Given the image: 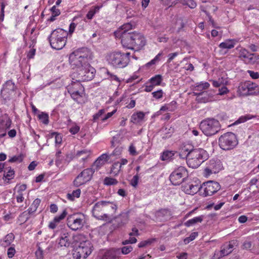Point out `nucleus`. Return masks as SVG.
Returning <instances> with one entry per match:
<instances>
[{"label": "nucleus", "instance_id": "f257e3e1", "mask_svg": "<svg viewBox=\"0 0 259 259\" xmlns=\"http://www.w3.org/2000/svg\"><path fill=\"white\" fill-rule=\"evenodd\" d=\"M92 58V53L87 48L77 49L70 54V64L73 69H76L72 73L73 79H76L81 82L90 81L94 78L96 70L89 62Z\"/></svg>", "mask_w": 259, "mask_h": 259}, {"label": "nucleus", "instance_id": "f03ea898", "mask_svg": "<svg viewBox=\"0 0 259 259\" xmlns=\"http://www.w3.org/2000/svg\"><path fill=\"white\" fill-rule=\"evenodd\" d=\"M121 42L123 47L138 51L144 48L147 41L143 34L134 31L124 34Z\"/></svg>", "mask_w": 259, "mask_h": 259}, {"label": "nucleus", "instance_id": "7ed1b4c3", "mask_svg": "<svg viewBox=\"0 0 259 259\" xmlns=\"http://www.w3.org/2000/svg\"><path fill=\"white\" fill-rule=\"evenodd\" d=\"M130 56L129 52H113L107 55V60L115 68H123L128 65Z\"/></svg>", "mask_w": 259, "mask_h": 259}, {"label": "nucleus", "instance_id": "20e7f679", "mask_svg": "<svg viewBox=\"0 0 259 259\" xmlns=\"http://www.w3.org/2000/svg\"><path fill=\"white\" fill-rule=\"evenodd\" d=\"M75 81H72L66 87L71 98L77 103L82 104L85 103L84 88L80 81L75 79Z\"/></svg>", "mask_w": 259, "mask_h": 259}, {"label": "nucleus", "instance_id": "39448f33", "mask_svg": "<svg viewBox=\"0 0 259 259\" xmlns=\"http://www.w3.org/2000/svg\"><path fill=\"white\" fill-rule=\"evenodd\" d=\"M207 158L205 151L201 148L192 149L188 152L187 165L189 167L196 168L200 165Z\"/></svg>", "mask_w": 259, "mask_h": 259}, {"label": "nucleus", "instance_id": "423d86ee", "mask_svg": "<svg viewBox=\"0 0 259 259\" xmlns=\"http://www.w3.org/2000/svg\"><path fill=\"white\" fill-rule=\"evenodd\" d=\"M68 33L61 28H57L52 31L49 37V41L52 48L62 49L66 45Z\"/></svg>", "mask_w": 259, "mask_h": 259}, {"label": "nucleus", "instance_id": "0eeeda50", "mask_svg": "<svg viewBox=\"0 0 259 259\" xmlns=\"http://www.w3.org/2000/svg\"><path fill=\"white\" fill-rule=\"evenodd\" d=\"M200 128L206 136L210 137L217 134L221 130L219 121L214 118L203 120L200 124Z\"/></svg>", "mask_w": 259, "mask_h": 259}, {"label": "nucleus", "instance_id": "6e6552de", "mask_svg": "<svg viewBox=\"0 0 259 259\" xmlns=\"http://www.w3.org/2000/svg\"><path fill=\"white\" fill-rule=\"evenodd\" d=\"M240 96H256L259 94V86L249 80L239 83L237 90Z\"/></svg>", "mask_w": 259, "mask_h": 259}, {"label": "nucleus", "instance_id": "1a4fd4ad", "mask_svg": "<svg viewBox=\"0 0 259 259\" xmlns=\"http://www.w3.org/2000/svg\"><path fill=\"white\" fill-rule=\"evenodd\" d=\"M236 135L232 132H227L219 138V145L224 150H230L238 145Z\"/></svg>", "mask_w": 259, "mask_h": 259}, {"label": "nucleus", "instance_id": "9d476101", "mask_svg": "<svg viewBox=\"0 0 259 259\" xmlns=\"http://www.w3.org/2000/svg\"><path fill=\"white\" fill-rule=\"evenodd\" d=\"M93 248L89 240L82 241L74 250L73 257L74 259H85L92 253Z\"/></svg>", "mask_w": 259, "mask_h": 259}, {"label": "nucleus", "instance_id": "9b49d317", "mask_svg": "<svg viewBox=\"0 0 259 259\" xmlns=\"http://www.w3.org/2000/svg\"><path fill=\"white\" fill-rule=\"evenodd\" d=\"M188 177L187 168L184 166H179L170 174L169 179L173 185L177 186L181 184Z\"/></svg>", "mask_w": 259, "mask_h": 259}, {"label": "nucleus", "instance_id": "f8f14e48", "mask_svg": "<svg viewBox=\"0 0 259 259\" xmlns=\"http://www.w3.org/2000/svg\"><path fill=\"white\" fill-rule=\"evenodd\" d=\"M17 87L12 80L7 81L3 85L1 91V97L6 102L15 97Z\"/></svg>", "mask_w": 259, "mask_h": 259}, {"label": "nucleus", "instance_id": "ddd939ff", "mask_svg": "<svg viewBox=\"0 0 259 259\" xmlns=\"http://www.w3.org/2000/svg\"><path fill=\"white\" fill-rule=\"evenodd\" d=\"M94 172L95 169L93 167L87 168L83 169L75 178L73 181V185L76 187H79V186L85 184L92 180Z\"/></svg>", "mask_w": 259, "mask_h": 259}, {"label": "nucleus", "instance_id": "4468645a", "mask_svg": "<svg viewBox=\"0 0 259 259\" xmlns=\"http://www.w3.org/2000/svg\"><path fill=\"white\" fill-rule=\"evenodd\" d=\"M221 189L219 183L214 181H208L202 184L200 192L204 197L212 196Z\"/></svg>", "mask_w": 259, "mask_h": 259}, {"label": "nucleus", "instance_id": "2eb2a0df", "mask_svg": "<svg viewBox=\"0 0 259 259\" xmlns=\"http://www.w3.org/2000/svg\"><path fill=\"white\" fill-rule=\"evenodd\" d=\"M93 215L98 220L108 221L110 219L109 215L104 212L103 201L96 203L92 209Z\"/></svg>", "mask_w": 259, "mask_h": 259}, {"label": "nucleus", "instance_id": "dca6fc26", "mask_svg": "<svg viewBox=\"0 0 259 259\" xmlns=\"http://www.w3.org/2000/svg\"><path fill=\"white\" fill-rule=\"evenodd\" d=\"M67 224L71 230L76 231L82 228L84 225V221L83 218L73 214L67 218Z\"/></svg>", "mask_w": 259, "mask_h": 259}, {"label": "nucleus", "instance_id": "f3484780", "mask_svg": "<svg viewBox=\"0 0 259 259\" xmlns=\"http://www.w3.org/2000/svg\"><path fill=\"white\" fill-rule=\"evenodd\" d=\"M235 244V241L232 240L229 241L228 244H224L222 247L220 251H215L212 259H219L220 257H218V255L220 253V256H224L227 255L233 251L234 245Z\"/></svg>", "mask_w": 259, "mask_h": 259}, {"label": "nucleus", "instance_id": "a211bd4d", "mask_svg": "<svg viewBox=\"0 0 259 259\" xmlns=\"http://www.w3.org/2000/svg\"><path fill=\"white\" fill-rule=\"evenodd\" d=\"M26 184L16 186L17 191L14 194V197L16 198L17 203H22L24 201L25 196L26 194Z\"/></svg>", "mask_w": 259, "mask_h": 259}, {"label": "nucleus", "instance_id": "6ab92c4d", "mask_svg": "<svg viewBox=\"0 0 259 259\" xmlns=\"http://www.w3.org/2000/svg\"><path fill=\"white\" fill-rule=\"evenodd\" d=\"M12 121L9 117L0 118V137H4L6 135L7 130L11 125Z\"/></svg>", "mask_w": 259, "mask_h": 259}, {"label": "nucleus", "instance_id": "aec40b11", "mask_svg": "<svg viewBox=\"0 0 259 259\" xmlns=\"http://www.w3.org/2000/svg\"><path fill=\"white\" fill-rule=\"evenodd\" d=\"M109 158L110 156L108 154L106 153L102 154L93 163L91 167H93L95 169V170H97L103 166Z\"/></svg>", "mask_w": 259, "mask_h": 259}, {"label": "nucleus", "instance_id": "412c9836", "mask_svg": "<svg viewBox=\"0 0 259 259\" xmlns=\"http://www.w3.org/2000/svg\"><path fill=\"white\" fill-rule=\"evenodd\" d=\"M131 29L132 25L130 23L124 24L114 32V35L116 38H119L121 40L124 34L132 33V32H128V31Z\"/></svg>", "mask_w": 259, "mask_h": 259}, {"label": "nucleus", "instance_id": "4be33fe9", "mask_svg": "<svg viewBox=\"0 0 259 259\" xmlns=\"http://www.w3.org/2000/svg\"><path fill=\"white\" fill-rule=\"evenodd\" d=\"M200 188L198 185L191 183L186 184L182 187L183 191L190 195L196 194L199 190L200 191Z\"/></svg>", "mask_w": 259, "mask_h": 259}, {"label": "nucleus", "instance_id": "5701e85b", "mask_svg": "<svg viewBox=\"0 0 259 259\" xmlns=\"http://www.w3.org/2000/svg\"><path fill=\"white\" fill-rule=\"evenodd\" d=\"M71 237L68 233L61 234L59 242V245L61 247H68L71 244Z\"/></svg>", "mask_w": 259, "mask_h": 259}, {"label": "nucleus", "instance_id": "b1692460", "mask_svg": "<svg viewBox=\"0 0 259 259\" xmlns=\"http://www.w3.org/2000/svg\"><path fill=\"white\" fill-rule=\"evenodd\" d=\"M119 249L111 248L106 251L103 255V259H117L120 255Z\"/></svg>", "mask_w": 259, "mask_h": 259}, {"label": "nucleus", "instance_id": "393cba45", "mask_svg": "<svg viewBox=\"0 0 259 259\" xmlns=\"http://www.w3.org/2000/svg\"><path fill=\"white\" fill-rule=\"evenodd\" d=\"M15 171L11 167L6 168L4 171L3 179L4 181L7 184L10 183V181L15 177Z\"/></svg>", "mask_w": 259, "mask_h": 259}, {"label": "nucleus", "instance_id": "a878e982", "mask_svg": "<svg viewBox=\"0 0 259 259\" xmlns=\"http://www.w3.org/2000/svg\"><path fill=\"white\" fill-rule=\"evenodd\" d=\"M15 235L12 233L6 235L3 239L0 240V245L4 247L9 246L15 239Z\"/></svg>", "mask_w": 259, "mask_h": 259}, {"label": "nucleus", "instance_id": "bb28decb", "mask_svg": "<svg viewBox=\"0 0 259 259\" xmlns=\"http://www.w3.org/2000/svg\"><path fill=\"white\" fill-rule=\"evenodd\" d=\"M177 108V103L175 101H172L171 102L168 104H165L163 106H161L159 111L157 112L159 114H160V112L165 111H174Z\"/></svg>", "mask_w": 259, "mask_h": 259}, {"label": "nucleus", "instance_id": "cd10ccee", "mask_svg": "<svg viewBox=\"0 0 259 259\" xmlns=\"http://www.w3.org/2000/svg\"><path fill=\"white\" fill-rule=\"evenodd\" d=\"M103 208H104V212L114 213L115 212L117 207L113 202L110 201H103Z\"/></svg>", "mask_w": 259, "mask_h": 259}, {"label": "nucleus", "instance_id": "c85d7f7f", "mask_svg": "<svg viewBox=\"0 0 259 259\" xmlns=\"http://www.w3.org/2000/svg\"><path fill=\"white\" fill-rule=\"evenodd\" d=\"M236 50L238 51L239 58L243 61L245 63H246L247 61L249 58V55L250 53L245 48L238 46L237 47Z\"/></svg>", "mask_w": 259, "mask_h": 259}, {"label": "nucleus", "instance_id": "c756f323", "mask_svg": "<svg viewBox=\"0 0 259 259\" xmlns=\"http://www.w3.org/2000/svg\"><path fill=\"white\" fill-rule=\"evenodd\" d=\"M237 42L234 39H228L220 43L219 47L222 49H231L235 47Z\"/></svg>", "mask_w": 259, "mask_h": 259}, {"label": "nucleus", "instance_id": "7c9ffc66", "mask_svg": "<svg viewBox=\"0 0 259 259\" xmlns=\"http://www.w3.org/2000/svg\"><path fill=\"white\" fill-rule=\"evenodd\" d=\"M145 113L142 111L134 113L131 116V121L135 124L140 123L144 118Z\"/></svg>", "mask_w": 259, "mask_h": 259}, {"label": "nucleus", "instance_id": "2f4dec72", "mask_svg": "<svg viewBox=\"0 0 259 259\" xmlns=\"http://www.w3.org/2000/svg\"><path fill=\"white\" fill-rule=\"evenodd\" d=\"M91 151L87 149L78 151L75 155V157L77 158H80L82 161H85L88 159L91 155Z\"/></svg>", "mask_w": 259, "mask_h": 259}, {"label": "nucleus", "instance_id": "473e14b6", "mask_svg": "<svg viewBox=\"0 0 259 259\" xmlns=\"http://www.w3.org/2000/svg\"><path fill=\"white\" fill-rule=\"evenodd\" d=\"M102 5L100 6H95L92 7L86 15V18L88 20H92L93 18L95 15L99 11V10L102 8Z\"/></svg>", "mask_w": 259, "mask_h": 259}, {"label": "nucleus", "instance_id": "72a5a7b5", "mask_svg": "<svg viewBox=\"0 0 259 259\" xmlns=\"http://www.w3.org/2000/svg\"><path fill=\"white\" fill-rule=\"evenodd\" d=\"M195 95L197 96V100L199 102L206 103L209 101V97L207 96L206 92H195Z\"/></svg>", "mask_w": 259, "mask_h": 259}, {"label": "nucleus", "instance_id": "f704fd0d", "mask_svg": "<svg viewBox=\"0 0 259 259\" xmlns=\"http://www.w3.org/2000/svg\"><path fill=\"white\" fill-rule=\"evenodd\" d=\"M204 219L203 215H200L196 217H194L191 219L189 220L186 222L185 223V225L186 227H190L194 224H195L198 223H201Z\"/></svg>", "mask_w": 259, "mask_h": 259}, {"label": "nucleus", "instance_id": "c9c22d12", "mask_svg": "<svg viewBox=\"0 0 259 259\" xmlns=\"http://www.w3.org/2000/svg\"><path fill=\"white\" fill-rule=\"evenodd\" d=\"M41 202V200L39 198H36L33 200L30 206L28 208L27 210L31 214H33L37 210L38 207L39 206Z\"/></svg>", "mask_w": 259, "mask_h": 259}, {"label": "nucleus", "instance_id": "e433bc0d", "mask_svg": "<svg viewBox=\"0 0 259 259\" xmlns=\"http://www.w3.org/2000/svg\"><path fill=\"white\" fill-rule=\"evenodd\" d=\"M150 83L153 85L158 86L160 85L163 80L162 76L160 74H157L152 77L149 80Z\"/></svg>", "mask_w": 259, "mask_h": 259}, {"label": "nucleus", "instance_id": "4c0bfd02", "mask_svg": "<svg viewBox=\"0 0 259 259\" xmlns=\"http://www.w3.org/2000/svg\"><path fill=\"white\" fill-rule=\"evenodd\" d=\"M32 215L27 210L22 212L18 217V221L20 224L26 222Z\"/></svg>", "mask_w": 259, "mask_h": 259}, {"label": "nucleus", "instance_id": "58836bf2", "mask_svg": "<svg viewBox=\"0 0 259 259\" xmlns=\"http://www.w3.org/2000/svg\"><path fill=\"white\" fill-rule=\"evenodd\" d=\"M246 64L252 65L259 64V55L257 54L250 53Z\"/></svg>", "mask_w": 259, "mask_h": 259}, {"label": "nucleus", "instance_id": "ea45409f", "mask_svg": "<svg viewBox=\"0 0 259 259\" xmlns=\"http://www.w3.org/2000/svg\"><path fill=\"white\" fill-rule=\"evenodd\" d=\"M176 153V152L174 151H164L161 156V159L163 161L169 160L172 158Z\"/></svg>", "mask_w": 259, "mask_h": 259}, {"label": "nucleus", "instance_id": "a19ab883", "mask_svg": "<svg viewBox=\"0 0 259 259\" xmlns=\"http://www.w3.org/2000/svg\"><path fill=\"white\" fill-rule=\"evenodd\" d=\"M210 84L207 82H201L195 87V91L202 92L203 90L209 88Z\"/></svg>", "mask_w": 259, "mask_h": 259}, {"label": "nucleus", "instance_id": "79ce46f5", "mask_svg": "<svg viewBox=\"0 0 259 259\" xmlns=\"http://www.w3.org/2000/svg\"><path fill=\"white\" fill-rule=\"evenodd\" d=\"M81 190L80 189H77L72 191L71 193H68L67 198L70 200H74L75 198H79L80 196Z\"/></svg>", "mask_w": 259, "mask_h": 259}, {"label": "nucleus", "instance_id": "37998d69", "mask_svg": "<svg viewBox=\"0 0 259 259\" xmlns=\"http://www.w3.org/2000/svg\"><path fill=\"white\" fill-rule=\"evenodd\" d=\"M121 168V167L120 166L119 162H115L112 165L111 168V173L116 176L119 174Z\"/></svg>", "mask_w": 259, "mask_h": 259}, {"label": "nucleus", "instance_id": "c03bdc74", "mask_svg": "<svg viewBox=\"0 0 259 259\" xmlns=\"http://www.w3.org/2000/svg\"><path fill=\"white\" fill-rule=\"evenodd\" d=\"M162 55V53H159L152 60L146 64V66L149 67L152 65H155L160 60V57Z\"/></svg>", "mask_w": 259, "mask_h": 259}, {"label": "nucleus", "instance_id": "a18cd8bd", "mask_svg": "<svg viewBox=\"0 0 259 259\" xmlns=\"http://www.w3.org/2000/svg\"><path fill=\"white\" fill-rule=\"evenodd\" d=\"M191 149H189L186 146H184L179 153V156L181 158H186V161L188 159V154Z\"/></svg>", "mask_w": 259, "mask_h": 259}, {"label": "nucleus", "instance_id": "49530a36", "mask_svg": "<svg viewBox=\"0 0 259 259\" xmlns=\"http://www.w3.org/2000/svg\"><path fill=\"white\" fill-rule=\"evenodd\" d=\"M39 119L45 124H48L49 122V115L47 113L41 112L38 115Z\"/></svg>", "mask_w": 259, "mask_h": 259}, {"label": "nucleus", "instance_id": "de8ad7c7", "mask_svg": "<svg viewBox=\"0 0 259 259\" xmlns=\"http://www.w3.org/2000/svg\"><path fill=\"white\" fill-rule=\"evenodd\" d=\"M218 172V169H214L213 168H211L210 166H207L204 171V176L206 177H209L210 175L212 174H217Z\"/></svg>", "mask_w": 259, "mask_h": 259}, {"label": "nucleus", "instance_id": "09e8293b", "mask_svg": "<svg viewBox=\"0 0 259 259\" xmlns=\"http://www.w3.org/2000/svg\"><path fill=\"white\" fill-rule=\"evenodd\" d=\"M208 166L211 167V168H213L214 169H218V172L222 168V165L220 161L215 162L214 160H210Z\"/></svg>", "mask_w": 259, "mask_h": 259}, {"label": "nucleus", "instance_id": "8fccbe9b", "mask_svg": "<svg viewBox=\"0 0 259 259\" xmlns=\"http://www.w3.org/2000/svg\"><path fill=\"white\" fill-rule=\"evenodd\" d=\"M104 183L106 185H114L118 183L116 179L110 177H106L104 179Z\"/></svg>", "mask_w": 259, "mask_h": 259}, {"label": "nucleus", "instance_id": "3c124183", "mask_svg": "<svg viewBox=\"0 0 259 259\" xmlns=\"http://www.w3.org/2000/svg\"><path fill=\"white\" fill-rule=\"evenodd\" d=\"M157 215L159 217L169 216L170 215V211L167 208L161 209L157 212Z\"/></svg>", "mask_w": 259, "mask_h": 259}, {"label": "nucleus", "instance_id": "603ef678", "mask_svg": "<svg viewBox=\"0 0 259 259\" xmlns=\"http://www.w3.org/2000/svg\"><path fill=\"white\" fill-rule=\"evenodd\" d=\"M198 235V233L197 232L192 233L189 237H186L184 239V242L185 244H188L191 241L194 240L196 238V237H197Z\"/></svg>", "mask_w": 259, "mask_h": 259}, {"label": "nucleus", "instance_id": "864d4df0", "mask_svg": "<svg viewBox=\"0 0 259 259\" xmlns=\"http://www.w3.org/2000/svg\"><path fill=\"white\" fill-rule=\"evenodd\" d=\"M256 116L251 114H246L241 116L238 120L239 123L244 122L249 119L255 118Z\"/></svg>", "mask_w": 259, "mask_h": 259}, {"label": "nucleus", "instance_id": "5fc2aeb1", "mask_svg": "<svg viewBox=\"0 0 259 259\" xmlns=\"http://www.w3.org/2000/svg\"><path fill=\"white\" fill-rule=\"evenodd\" d=\"M16 252V251L15 248V245L13 244L12 246L8 248L7 250V255L9 258H12L14 256Z\"/></svg>", "mask_w": 259, "mask_h": 259}, {"label": "nucleus", "instance_id": "6e6d98bb", "mask_svg": "<svg viewBox=\"0 0 259 259\" xmlns=\"http://www.w3.org/2000/svg\"><path fill=\"white\" fill-rule=\"evenodd\" d=\"M67 214V210L66 209H64L60 215L56 216L54 218V220H55V221L57 222L58 223H59L62 220H64Z\"/></svg>", "mask_w": 259, "mask_h": 259}, {"label": "nucleus", "instance_id": "4d7b16f0", "mask_svg": "<svg viewBox=\"0 0 259 259\" xmlns=\"http://www.w3.org/2000/svg\"><path fill=\"white\" fill-rule=\"evenodd\" d=\"M154 240L155 239H149L147 240L142 241L138 244V247L139 248L144 247L148 245H150Z\"/></svg>", "mask_w": 259, "mask_h": 259}, {"label": "nucleus", "instance_id": "13d9d810", "mask_svg": "<svg viewBox=\"0 0 259 259\" xmlns=\"http://www.w3.org/2000/svg\"><path fill=\"white\" fill-rule=\"evenodd\" d=\"M80 126L76 123H74L69 128V132L72 135H75L79 132Z\"/></svg>", "mask_w": 259, "mask_h": 259}, {"label": "nucleus", "instance_id": "bf43d9fd", "mask_svg": "<svg viewBox=\"0 0 259 259\" xmlns=\"http://www.w3.org/2000/svg\"><path fill=\"white\" fill-rule=\"evenodd\" d=\"M183 4L188 6L191 9H194L197 6L196 3L194 0H184Z\"/></svg>", "mask_w": 259, "mask_h": 259}, {"label": "nucleus", "instance_id": "052dcab7", "mask_svg": "<svg viewBox=\"0 0 259 259\" xmlns=\"http://www.w3.org/2000/svg\"><path fill=\"white\" fill-rule=\"evenodd\" d=\"M139 180V176L138 174L135 175L130 181V184L134 187L136 188Z\"/></svg>", "mask_w": 259, "mask_h": 259}, {"label": "nucleus", "instance_id": "680f3d73", "mask_svg": "<svg viewBox=\"0 0 259 259\" xmlns=\"http://www.w3.org/2000/svg\"><path fill=\"white\" fill-rule=\"evenodd\" d=\"M153 97L158 100L160 99L163 97V92L162 90H159L156 92H154L152 93Z\"/></svg>", "mask_w": 259, "mask_h": 259}, {"label": "nucleus", "instance_id": "e2e57ef3", "mask_svg": "<svg viewBox=\"0 0 259 259\" xmlns=\"http://www.w3.org/2000/svg\"><path fill=\"white\" fill-rule=\"evenodd\" d=\"M23 159V156L22 155L20 154L19 155L14 156L12 158H11L9 160V162H22Z\"/></svg>", "mask_w": 259, "mask_h": 259}, {"label": "nucleus", "instance_id": "0e129e2a", "mask_svg": "<svg viewBox=\"0 0 259 259\" xmlns=\"http://www.w3.org/2000/svg\"><path fill=\"white\" fill-rule=\"evenodd\" d=\"M5 4L4 3H2L1 4V10L0 11V23L2 22L4 20L5 16Z\"/></svg>", "mask_w": 259, "mask_h": 259}, {"label": "nucleus", "instance_id": "69168bd1", "mask_svg": "<svg viewBox=\"0 0 259 259\" xmlns=\"http://www.w3.org/2000/svg\"><path fill=\"white\" fill-rule=\"evenodd\" d=\"M133 249V248L131 246H124L121 248V251L123 254H127L131 252Z\"/></svg>", "mask_w": 259, "mask_h": 259}, {"label": "nucleus", "instance_id": "338daca9", "mask_svg": "<svg viewBox=\"0 0 259 259\" xmlns=\"http://www.w3.org/2000/svg\"><path fill=\"white\" fill-rule=\"evenodd\" d=\"M35 255L37 259H42L44 257L43 250L39 246L35 251Z\"/></svg>", "mask_w": 259, "mask_h": 259}, {"label": "nucleus", "instance_id": "774afa93", "mask_svg": "<svg viewBox=\"0 0 259 259\" xmlns=\"http://www.w3.org/2000/svg\"><path fill=\"white\" fill-rule=\"evenodd\" d=\"M128 151L131 155L135 156L138 155V152L136 151V148L133 144H131L128 149Z\"/></svg>", "mask_w": 259, "mask_h": 259}]
</instances>
